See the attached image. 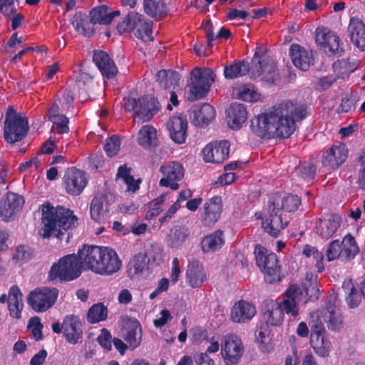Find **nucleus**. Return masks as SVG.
Here are the masks:
<instances>
[{
    "instance_id": "obj_1",
    "label": "nucleus",
    "mask_w": 365,
    "mask_h": 365,
    "mask_svg": "<svg viewBox=\"0 0 365 365\" xmlns=\"http://www.w3.org/2000/svg\"><path fill=\"white\" fill-rule=\"evenodd\" d=\"M304 105L286 101L251 120L252 131L261 138H289L296 129V122L307 117Z\"/></svg>"
},
{
    "instance_id": "obj_2",
    "label": "nucleus",
    "mask_w": 365,
    "mask_h": 365,
    "mask_svg": "<svg viewBox=\"0 0 365 365\" xmlns=\"http://www.w3.org/2000/svg\"><path fill=\"white\" fill-rule=\"evenodd\" d=\"M83 269L105 275L118 272L121 262L117 253L108 247L83 245L78 252Z\"/></svg>"
},
{
    "instance_id": "obj_3",
    "label": "nucleus",
    "mask_w": 365,
    "mask_h": 365,
    "mask_svg": "<svg viewBox=\"0 0 365 365\" xmlns=\"http://www.w3.org/2000/svg\"><path fill=\"white\" fill-rule=\"evenodd\" d=\"M41 212V222L43 225L42 236L44 238L53 235L61 240L63 231L76 227L78 225V218L73 211L63 206L54 207L49 203L43 204Z\"/></svg>"
},
{
    "instance_id": "obj_4",
    "label": "nucleus",
    "mask_w": 365,
    "mask_h": 365,
    "mask_svg": "<svg viewBox=\"0 0 365 365\" xmlns=\"http://www.w3.org/2000/svg\"><path fill=\"white\" fill-rule=\"evenodd\" d=\"M82 269L79 255H67L53 264L48 272V280L53 283L72 281L81 275Z\"/></svg>"
},
{
    "instance_id": "obj_5",
    "label": "nucleus",
    "mask_w": 365,
    "mask_h": 365,
    "mask_svg": "<svg viewBox=\"0 0 365 365\" xmlns=\"http://www.w3.org/2000/svg\"><path fill=\"white\" fill-rule=\"evenodd\" d=\"M255 255L257 266L264 273V281L269 284L280 282L283 277L277 255L269 252L261 245H257L255 248Z\"/></svg>"
},
{
    "instance_id": "obj_6",
    "label": "nucleus",
    "mask_w": 365,
    "mask_h": 365,
    "mask_svg": "<svg viewBox=\"0 0 365 365\" xmlns=\"http://www.w3.org/2000/svg\"><path fill=\"white\" fill-rule=\"evenodd\" d=\"M29 130L28 119L9 106L4 121V138L6 143H14L23 140Z\"/></svg>"
},
{
    "instance_id": "obj_7",
    "label": "nucleus",
    "mask_w": 365,
    "mask_h": 365,
    "mask_svg": "<svg viewBox=\"0 0 365 365\" xmlns=\"http://www.w3.org/2000/svg\"><path fill=\"white\" fill-rule=\"evenodd\" d=\"M122 106L127 111L134 112V119L141 123L149 121L158 111V103L152 97L143 96L138 99L128 96L123 98Z\"/></svg>"
},
{
    "instance_id": "obj_8",
    "label": "nucleus",
    "mask_w": 365,
    "mask_h": 365,
    "mask_svg": "<svg viewBox=\"0 0 365 365\" xmlns=\"http://www.w3.org/2000/svg\"><path fill=\"white\" fill-rule=\"evenodd\" d=\"M152 26L153 22L145 19L143 15L129 12L123 21L117 25L116 29L120 34L135 29L134 34L138 38L151 41L153 40Z\"/></svg>"
},
{
    "instance_id": "obj_9",
    "label": "nucleus",
    "mask_w": 365,
    "mask_h": 365,
    "mask_svg": "<svg viewBox=\"0 0 365 365\" xmlns=\"http://www.w3.org/2000/svg\"><path fill=\"white\" fill-rule=\"evenodd\" d=\"M212 74V71L210 68L202 71L195 67L191 71L190 83L187 84L190 87L188 101L193 102L201 99L208 93L211 82L214 81Z\"/></svg>"
},
{
    "instance_id": "obj_10",
    "label": "nucleus",
    "mask_w": 365,
    "mask_h": 365,
    "mask_svg": "<svg viewBox=\"0 0 365 365\" xmlns=\"http://www.w3.org/2000/svg\"><path fill=\"white\" fill-rule=\"evenodd\" d=\"M58 290L54 287H40L31 291L27 302L36 312H43L51 308L56 302Z\"/></svg>"
},
{
    "instance_id": "obj_11",
    "label": "nucleus",
    "mask_w": 365,
    "mask_h": 365,
    "mask_svg": "<svg viewBox=\"0 0 365 365\" xmlns=\"http://www.w3.org/2000/svg\"><path fill=\"white\" fill-rule=\"evenodd\" d=\"M262 76V79L269 83H276L279 80V74L275 63L269 62L265 56L255 53L252 60V78Z\"/></svg>"
},
{
    "instance_id": "obj_12",
    "label": "nucleus",
    "mask_w": 365,
    "mask_h": 365,
    "mask_svg": "<svg viewBox=\"0 0 365 365\" xmlns=\"http://www.w3.org/2000/svg\"><path fill=\"white\" fill-rule=\"evenodd\" d=\"M114 202L115 196L110 192L97 194L90 205L92 220L98 223L104 222L110 215V207Z\"/></svg>"
},
{
    "instance_id": "obj_13",
    "label": "nucleus",
    "mask_w": 365,
    "mask_h": 365,
    "mask_svg": "<svg viewBox=\"0 0 365 365\" xmlns=\"http://www.w3.org/2000/svg\"><path fill=\"white\" fill-rule=\"evenodd\" d=\"M316 42L320 49L328 55L341 56L344 51L339 37L331 31L317 29Z\"/></svg>"
},
{
    "instance_id": "obj_14",
    "label": "nucleus",
    "mask_w": 365,
    "mask_h": 365,
    "mask_svg": "<svg viewBox=\"0 0 365 365\" xmlns=\"http://www.w3.org/2000/svg\"><path fill=\"white\" fill-rule=\"evenodd\" d=\"M243 353V346L240 338L230 335L222 344L221 354L226 365H236Z\"/></svg>"
},
{
    "instance_id": "obj_15",
    "label": "nucleus",
    "mask_w": 365,
    "mask_h": 365,
    "mask_svg": "<svg viewBox=\"0 0 365 365\" xmlns=\"http://www.w3.org/2000/svg\"><path fill=\"white\" fill-rule=\"evenodd\" d=\"M282 214L283 211L280 209L278 210L274 207L271 202H269L268 215L262 221V227L269 235L274 237H277L288 225V221L284 220Z\"/></svg>"
},
{
    "instance_id": "obj_16",
    "label": "nucleus",
    "mask_w": 365,
    "mask_h": 365,
    "mask_svg": "<svg viewBox=\"0 0 365 365\" xmlns=\"http://www.w3.org/2000/svg\"><path fill=\"white\" fill-rule=\"evenodd\" d=\"M160 170L164 176L160 180V185L170 187L173 190H178L179 185L177 182L181 180L184 176L182 165L177 162H170L163 165Z\"/></svg>"
},
{
    "instance_id": "obj_17",
    "label": "nucleus",
    "mask_w": 365,
    "mask_h": 365,
    "mask_svg": "<svg viewBox=\"0 0 365 365\" xmlns=\"http://www.w3.org/2000/svg\"><path fill=\"white\" fill-rule=\"evenodd\" d=\"M230 143L227 140L210 143L202 150L205 162L221 163L227 158L230 153Z\"/></svg>"
},
{
    "instance_id": "obj_18",
    "label": "nucleus",
    "mask_w": 365,
    "mask_h": 365,
    "mask_svg": "<svg viewBox=\"0 0 365 365\" xmlns=\"http://www.w3.org/2000/svg\"><path fill=\"white\" fill-rule=\"evenodd\" d=\"M63 182L68 193L77 195L83 191L88 181L83 171L71 168L66 172Z\"/></svg>"
},
{
    "instance_id": "obj_19",
    "label": "nucleus",
    "mask_w": 365,
    "mask_h": 365,
    "mask_svg": "<svg viewBox=\"0 0 365 365\" xmlns=\"http://www.w3.org/2000/svg\"><path fill=\"white\" fill-rule=\"evenodd\" d=\"M348 155V149L345 144L334 145L324 153L322 164L329 169H336L343 164Z\"/></svg>"
},
{
    "instance_id": "obj_20",
    "label": "nucleus",
    "mask_w": 365,
    "mask_h": 365,
    "mask_svg": "<svg viewBox=\"0 0 365 365\" xmlns=\"http://www.w3.org/2000/svg\"><path fill=\"white\" fill-rule=\"evenodd\" d=\"M279 302L272 299L264 301L262 306V314L266 325L279 327L284 321V313Z\"/></svg>"
},
{
    "instance_id": "obj_21",
    "label": "nucleus",
    "mask_w": 365,
    "mask_h": 365,
    "mask_svg": "<svg viewBox=\"0 0 365 365\" xmlns=\"http://www.w3.org/2000/svg\"><path fill=\"white\" fill-rule=\"evenodd\" d=\"M63 335L68 342L76 344L83 336L82 323L78 317L67 315L63 320Z\"/></svg>"
},
{
    "instance_id": "obj_22",
    "label": "nucleus",
    "mask_w": 365,
    "mask_h": 365,
    "mask_svg": "<svg viewBox=\"0 0 365 365\" xmlns=\"http://www.w3.org/2000/svg\"><path fill=\"white\" fill-rule=\"evenodd\" d=\"M289 55L294 65L302 71H307L314 61L312 51L298 44H292L290 46Z\"/></svg>"
},
{
    "instance_id": "obj_23",
    "label": "nucleus",
    "mask_w": 365,
    "mask_h": 365,
    "mask_svg": "<svg viewBox=\"0 0 365 365\" xmlns=\"http://www.w3.org/2000/svg\"><path fill=\"white\" fill-rule=\"evenodd\" d=\"M168 129L170 132L171 139L181 144L185 142L187 135V121L181 116L171 117L168 123Z\"/></svg>"
},
{
    "instance_id": "obj_24",
    "label": "nucleus",
    "mask_w": 365,
    "mask_h": 365,
    "mask_svg": "<svg viewBox=\"0 0 365 365\" xmlns=\"http://www.w3.org/2000/svg\"><path fill=\"white\" fill-rule=\"evenodd\" d=\"M93 61L101 71L103 77L112 78L118 73V68L110 56L105 51H95L93 56Z\"/></svg>"
},
{
    "instance_id": "obj_25",
    "label": "nucleus",
    "mask_w": 365,
    "mask_h": 365,
    "mask_svg": "<svg viewBox=\"0 0 365 365\" xmlns=\"http://www.w3.org/2000/svg\"><path fill=\"white\" fill-rule=\"evenodd\" d=\"M341 222V217L336 215L319 219L316 223L317 233L322 238L327 240L336 232Z\"/></svg>"
},
{
    "instance_id": "obj_26",
    "label": "nucleus",
    "mask_w": 365,
    "mask_h": 365,
    "mask_svg": "<svg viewBox=\"0 0 365 365\" xmlns=\"http://www.w3.org/2000/svg\"><path fill=\"white\" fill-rule=\"evenodd\" d=\"M256 314L255 307L246 301L236 302L231 310V319L234 322L245 323L250 321Z\"/></svg>"
},
{
    "instance_id": "obj_27",
    "label": "nucleus",
    "mask_w": 365,
    "mask_h": 365,
    "mask_svg": "<svg viewBox=\"0 0 365 365\" xmlns=\"http://www.w3.org/2000/svg\"><path fill=\"white\" fill-rule=\"evenodd\" d=\"M347 31L352 43L360 51H365V26L361 20L351 18Z\"/></svg>"
},
{
    "instance_id": "obj_28",
    "label": "nucleus",
    "mask_w": 365,
    "mask_h": 365,
    "mask_svg": "<svg viewBox=\"0 0 365 365\" xmlns=\"http://www.w3.org/2000/svg\"><path fill=\"white\" fill-rule=\"evenodd\" d=\"M229 126L233 130H238L247 118V112L242 103H234L226 110Z\"/></svg>"
},
{
    "instance_id": "obj_29",
    "label": "nucleus",
    "mask_w": 365,
    "mask_h": 365,
    "mask_svg": "<svg viewBox=\"0 0 365 365\" xmlns=\"http://www.w3.org/2000/svg\"><path fill=\"white\" fill-rule=\"evenodd\" d=\"M206 279L202 264L195 259L190 262L186 272L187 283L192 288H197L202 285Z\"/></svg>"
},
{
    "instance_id": "obj_30",
    "label": "nucleus",
    "mask_w": 365,
    "mask_h": 365,
    "mask_svg": "<svg viewBox=\"0 0 365 365\" xmlns=\"http://www.w3.org/2000/svg\"><path fill=\"white\" fill-rule=\"evenodd\" d=\"M122 332L124 339L132 349H135L140 345L141 341V327L136 319H129L125 323Z\"/></svg>"
},
{
    "instance_id": "obj_31",
    "label": "nucleus",
    "mask_w": 365,
    "mask_h": 365,
    "mask_svg": "<svg viewBox=\"0 0 365 365\" xmlns=\"http://www.w3.org/2000/svg\"><path fill=\"white\" fill-rule=\"evenodd\" d=\"M221 197L215 196L204 205L202 222L205 225L210 226L215 223L222 212Z\"/></svg>"
},
{
    "instance_id": "obj_32",
    "label": "nucleus",
    "mask_w": 365,
    "mask_h": 365,
    "mask_svg": "<svg viewBox=\"0 0 365 365\" xmlns=\"http://www.w3.org/2000/svg\"><path fill=\"white\" fill-rule=\"evenodd\" d=\"M215 117L214 108L208 103L196 105L193 108V123L200 127L210 124Z\"/></svg>"
},
{
    "instance_id": "obj_33",
    "label": "nucleus",
    "mask_w": 365,
    "mask_h": 365,
    "mask_svg": "<svg viewBox=\"0 0 365 365\" xmlns=\"http://www.w3.org/2000/svg\"><path fill=\"white\" fill-rule=\"evenodd\" d=\"M23 307L21 290L18 286L13 285L8 294V309L10 316L17 319H21Z\"/></svg>"
},
{
    "instance_id": "obj_34",
    "label": "nucleus",
    "mask_w": 365,
    "mask_h": 365,
    "mask_svg": "<svg viewBox=\"0 0 365 365\" xmlns=\"http://www.w3.org/2000/svg\"><path fill=\"white\" fill-rule=\"evenodd\" d=\"M270 202L273 204L274 207L278 210L294 212L301 204V199L295 195H287L284 197L276 194L272 197Z\"/></svg>"
},
{
    "instance_id": "obj_35",
    "label": "nucleus",
    "mask_w": 365,
    "mask_h": 365,
    "mask_svg": "<svg viewBox=\"0 0 365 365\" xmlns=\"http://www.w3.org/2000/svg\"><path fill=\"white\" fill-rule=\"evenodd\" d=\"M120 15L118 11H110L107 6H96L90 11L91 21L93 26L96 24L108 25L110 24L115 16Z\"/></svg>"
},
{
    "instance_id": "obj_36",
    "label": "nucleus",
    "mask_w": 365,
    "mask_h": 365,
    "mask_svg": "<svg viewBox=\"0 0 365 365\" xmlns=\"http://www.w3.org/2000/svg\"><path fill=\"white\" fill-rule=\"evenodd\" d=\"M249 72L252 74V64L244 60L234 61L224 68V76L227 79H234L245 76ZM252 78V76H250Z\"/></svg>"
},
{
    "instance_id": "obj_37",
    "label": "nucleus",
    "mask_w": 365,
    "mask_h": 365,
    "mask_svg": "<svg viewBox=\"0 0 365 365\" xmlns=\"http://www.w3.org/2000/svg\"><path fill=\"white\" fill-rule=\"evenodd\" d=\"M71 24L80 34L91 36L94 32V26L91 21V16L81 11L76 12L71 19Z\"/></svg>"
},
{
    "instance_id": "obj_38",
    "label": "nucleus",
    "mask_w": 365,
    "mask_h": 365,
    "mask_svg": "<svg viewBox=\"0 0 365 365\" xmlns=\"http://www.w3.org/2000/svg\"><path fill=\"white\" fill-rule=\"evenodd\" d=\"M143 7L145 12L155 20H161L168 14L164 0H144Z\"/></svg>"
},
{
    "instance_id": "obj_39",
    "label": "nucleus",
    "mask_w": 365,
    "mask_h": 365,
    "mask_svg": "<svg viewBox=\"0 0 365 365\" xmlns=\"http://www.w3.org/2000/svg\"><path fill=\"white\" fill-rule=\"evenodd\" d=\"M225 243L224 233L217 230L205 237L202 241V250L205 252H212L220 250Z\"/></svg>"
},
{
    "instance_id": "obj_40",
    "label": "nucleus",
    "mask_w": 365,
    "mask_h": 365,
    "mask_svg": "<svg viewBox=\"0 0 365 365\" xmlns=\"http://www.w3.org/2000/svg\"><path fill=\"white\" fill-rule=\"evenodd\" d=\"M310 343L315 353L321 357H327L331 351V342L325 337L324 334H311Z\"/></svg>"
},
{
    "instance_id": "obj_41",
    "label": "nucleus",
    "mask_w": 365,
    "mask_h": 365,
    "mask_svg": "<svg viewBox=\"0 0 365 365\" xmlns=\"http://www.w3.org/2000/svg\"><path fill=\"white\" fill-rule=\"evenodd\" d=\"M138 142L144 148L157 146L156 130L150 125H143L138 132Z\"/></svg>"
},
{
    "instance_id": "obj_42",
    "label": "nucleus",
    "mask_w": 365,
    "mask_h": 365,
    "mask_svg": "<svg viewBox=\"0 0 365 365\" xmlns=\"http://www.w3.org/2000/svg\"><path fill=\"white\" fill-rule=\"evenodd\" d=\"M327 310L329 315L327 327L333 331H339L343 327V318L338 307L334 304H327Z\"/></svg>"
},
{
    "instance_id": "obj_43",
    "label": "nucleus",
    "mask_w": 365,
    "mask_h": 365,
    "mask_svg": "<svg viewBox=\"0 0 365 365\" xmlns=\"http://www.w3.org/2000/svg\"><path fill=\"white\" fill-rule=\"evenodd\" d=\"M155 77L157 81L165 89L172 85L178 84L180 80V74L171 70H160Z\"/></svg>"
},
{
    "instance_id": "obj_44",
    "label": "nucleus",
    "mask_w": 365,
    "mask_h": 365,
    "mask_svg": "<svg viewBox=\"0 0 365 365\" xmlns=\"http://www.w3.org/2000/svg\"><path fill=\"white\" fill-rule=\"evenodd\" d=\"M341 245L343 247L342 257L346 260L353 259L359 251L354 237L350 234L346 235L344 237Z\"/></svg>"
},
{
    "instance_id": "obj_45",
    "label": "nucleus",
    "mask_w": 365,
    "mask_h": 365,
    "mask_svg": "<svg viewBox=\"0 0 365 365\" xmlns=\"http://www.w3.org/2000/svg\"><path fill=\"white\" fill-rule=\"evenodd\" d=\"M108 309L103 303L93 304L88 311L87 320L90 324L103 321L107 318Z\"/></svg>"
},
{
    "instance_id": "obj_46",
    "label": "nucleus",
    "mask_w": 365,
    "mask_h": 365,
    "mask_svg": "<svg viewBox=\"0 0 365 365\" xmlns=\"http://www.w3.org/2000/svg\"><path fill=\"white\" fill-rule=\"evenodd\" d=\"M128 266L130 270L133 269V274L142 273L144 270L149 269L151 267L149 264V260H148L143 252H140L135 255L130 261Z\"/></svg>"
},
{
    "instance_id": "obj_47",
    "label": "nucleus",
    "mask_w": 365,
    "mask_h": 365,
    "mask_svg": "<svg viewBox=\"0 0 365 365\" xmlns=\"http://www.w3.org/2000/svg\"><path fill=\"white\" fill-rule=\"evenodd\" d=\"M151 267L159 264L163 259V253L161 248L157 245H150L145 247L143 251Z\"/></svg>"
},
{
    "instance_id": "obj_48",
    "label": "nucleus",
    "mask_w": 365,
    "mask_h": 365,
    "mask_svg": "<svg viewBox=\"0 0 365 365\" xmlns=\"http://www.w3.org/2000/svg\"><path fill=\"white\" fill-rule=\"evenodd\" d=\"M189 235L187 229L178 227L172 230L168 236V241L172 247H180Z\"/></svg>"
},
{
    "instance_id": "obj_49",
    "label": "nucleus",
    "mask_w": 365,
    "mask_h": 365,
    "mask_svg": "<svg viewBox=\"0 0 365 365\" xmlns=\"http://www.w3.org/2000/svg\"><path fill=\"white\" fill-rule=\"evenodd\" d=\"M342 287L345 292L349 291V295L346 297L349 306L351 308L358 307L361 302V295L358 292L356 288L354 287L351 281L344 282Z\"/></svg>"
},
{
    "instance_id": "obj_50",
    "label": "nucleus",
    "mask_w": 365,
    "mask_h": 365,
    "mask_svg": "<svg viewBox=\"0 0 365 365\" xmlns=\"http://www.w3.org/2000/svg\"><path fill=\"white\" fill-rule=\"evenodd\" d=\"M317 168L311 163H300L296 168V174L304 180L309 182L313 180L316 173Z\"/></svg>"
},
{
    "instance_id": "obj_51",
    "label": "nucleus",
    "mask_w": 365,
    "mask_h": 365,
    "mask_svg": "<svg viewBox=\"0 0 365 365\" xmlns=\"http://www.w3.org/2000/svg\"><path fill=\"white\" fill-rule=\"evenodd\" d=\"M48 119L56 125V132L59 134L67 133L69 131L68 126V118L63 115H48Z\"/></svg>"
},
{
    "instance_id": "obj_52",
    "label": "nucleus",
    "mask_w": 365,
    "mask_h": 365,
    "mask_svg": "<svg viewBox=\"0 0 365 365\" xmlns=\"http://www.w3.org/2000/svg\"><path fill=\"white\" fill-rule=\"evenodd\" d=\"M120 139L113 135L107 139L104 145V150L109 157H113L117 155L120 150Z\"/></svg>"
},
{
    "instance_id": "obj_53",
    "label": "nucleus",
    "mask_w": 365,
    "mask_h": 365,
    "mask_svg": "<svg viewBox=\"0 0 365 365\" xmlns=\"http://www.w3.org/2000/svg\"><path fill=\"white\" fill-rule=\"evenodd\" d=\"M342 257L341 243L338 240L329 243L327 250V257L329 261H332L338 257Z\"/></svg>"
},
{
    "instance_id": "obj_54",
    "label": "nucleus",
    "mask_w": 365,
    "mask_h": 365,
    "mask_svg": "<svg viewBox=\"0 0 365 365\" xmlns=\"http://www.w3.org/2000/svg\"><path fill=\"white\" fill-rule=\"evenodd\" d=\"M2 200L6 203V205L10 206L15 212L19 211L24 202V198L15 193H9L6 198Z\"/></svg>"
},
{
    "instance_id": "obj_55",
    "label": "nucleus",
    "mask_w": 365,
    "mask_h": 365,
    "mask_svg": "<svg viewBox=\"0 0 365 365\" xmlns=\"http://www.w3.org/2000/svg\"><path fill=\"white\" fill-rule=\"evenodd\" d=\"M34 256V251L31 248L26 245L17 247L16 253L13 256V259L28 261Z\"/></svg>"
},
{
    "instance_id": "obj_56",
    "label": "nucleus",
    "mask_w": 365,
    "mask_h": 365,
    "mask_svg": "<svg viewBox=\"0 0 365 365\" xmlns=\"http://www.w3.org/2000/svg\"><path fill=\"white\" fill-rule=\"evenodd\" d=\"M309 326L312 331L311 334L322 335L325 334L324 324L318 314H312Z\"/></svg>"
},
{
    "instance_id": "obj_57",
    "label": "nucleus",
    "mask_w": 365,
    "mask_h": 365,
    "mask_svg": "<svg viewBox=\"0 0 365 365\" xmlns=\"http://www.w3.org/2000/svg\"><path fill=\"white\" fill-rule=\"evenodd\" d=\"M282 307V312H285L287 314H290L293 317H296L299 314V306L297 302L289 301L284 299L282 302L279 303Z\"/></svg>"
},
{
    "instance_id": "obj_58",
    "label": "nucleus",
    "mask_w": 365,
    "mask_h": 365,
    "mask_svg": "<svg viewBox=\"0 0 365 365\" xmlns=\"http://www.w3.org/2000/svg\"><path fill=\"white\" fill-rule=\"evenodd\" d=\"M256 340L262 345H268L271 341L270 331L267 328L261 326L256 330Z\"/></svg>"
},
{
    "instance_id": "obj_59",
    "label": "nucleus",
    "mask_w": 365,
    "mask_h": 365,
    "mask_svg": "<svg viewBox=\"0 0 365 365\" xmlns=\"http://www.w3.org/2000/svg\"><path fill=\"white\" fill-rule=\"evenodd\" d=\"M286 299L289 301L297 302L299 303L302 292L297 284H292L284 293Z\"/></svg>"
},
{
    "instance_id": "obj_60",
    "label": "nucleus",
    "mask_w": 365,
    "mask_h": 365,
    "mask_svg": "<svg viewBox=\"0 0 365 365\" xmlns=\"http://www.w3.org/2000/svg\"><path fill=\"white\" fill-rule=\"evenodd\" d=\"M5 204L6 203L1 199L0 200V219L4 222H9L13 219L16 212Z\"/></svg>"
},
{
    "instance_id": "obj_61",
    "label": "nucleus",
    "mask_w": 365,
    "mask_h": 365,
    "mask_svg": "<svg viewBox=\"0 0 365 365\" xmlns=\"http://www.w3.org/2000/svg\"><path fill=\"white\" fill-rule=\"evenodd\" d=\"M97 341L105 349H111V334L106 329L101 330V334L98 336Z\"/></svg>"
},
{
    "instance_id": "obj_62",
    "label": "nucleus",
    "mask_w": 365,
    "mask_h": 365,
    "mask_svg": "<svg viewBox=\"0 0 365 365\" xmlns=\"http://www.w3.org/2000/svg\"><path fill=\"white\" fill-rule=\"evenodd\" d=\"M241 99L245 101H256L259 98V94L253 89L244 88L239 93Z\"/></svg>"
},
{
    "instance_id": "obj_63",
    "label": "nucleus",
    "mask_w": 365,
    "mask_h": 365,
    "mask_svg": "<svg viewBox=\"0 0 365 365\" xmlns=\"http://www.w3.org/2000/svg\"><path fill=\"white\" fill-rule=\"evenodd\" d=\"M16 9L14 6V0H0V12L4 16H10L15 13Z\"/></svg>"
},
{
    "instance_id": "obj_64",
    "label": "nucleus",
    "mask_w": 365,
    "mask_h": 365,
    "mask_svg": "<svg viewBox=\"0 0 365 365\" xmlns=\"http://www.w3.org/2000/svg\"><path fill=\"white\" fill-rule=\"evenodd\" d=\"M192 339L197 343H200L205 340H208L207 331L201 327H196L191 329Z\"/></svg>"
}]
</instances>
